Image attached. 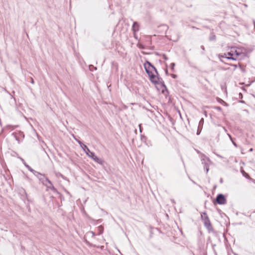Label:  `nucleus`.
<instances>
[{
	"label": "nucleus",
	"instance_id": "obj_1",
	"mask_svg": "<svg viewBox=\"0 0 255 255\" xmlns=\"http://www.w3.org/2000/svg\"><path fill=\"white\" fill-rule=\"evenodd\" d=\"M76 141L79 144L81 147L83 149L86 154L90 157H91L93 160L95 162L98 163L101 165H103L104 163V161L101 158H99L97 156L95 155V153L90 151L88 146L84 144L82 141L80 140L77 139L75 138Z\"/></svg>",
	"mask_w": 255,
	"mask_h": 255
},
{
	"label": "nucleus",
	"instance_id": "obj_2",
	"mask_svg": "<svg viewBox=\"0 0 255 255\" xmlns=\"http://www.w3.org/2000/svg\"><path fill=\"white\" fill-rule=\"evenodd\" d=\"M201 219L204 222V226L207 229L209 232L213 231V228L211 223L206 212H202L201 214Z\"/></svg>",
	"mask_w": 255,
	"mask_h": 255
},
{
	"label": "nucleus",
	"instance_id": "obj_3",
	"mask_svg": "<svg viewBox=\"0 0 255 255\" xmlns=\"http://www.w3.org/2000/svg\"><path fill=\"white\" fill-rule=\"evenodd\" d=\"M39 180L42 182L48 189L51 190L54 192H57V189L54 187L51 181L47 178H39Z\"/></svg>",
	"mask_w": 255,
	"mask_h": 255
},
{
	"label": "nucleus",
	"instance_id": "obj_4",
	"mask_svg": "<svg viewBox=\"0 0 255 255\" xmlns=\"http://www.w3.org/2000/svg\"><path fill=\"white\" fill-rule=\"evenodd\" d=\"M215 202L220 205H224L226 203L227 200L225 196L222 194L217 195Z\"/></svg>",
	"mask_w": 255,
	"mask_h": 255
},
{
	"label": "nucleus",
	"instance_id": "obj_5",
	"mask_svg": "<svg viewBox=\"0 0 255 255\" xmlns=\"http://www.w3.org/2000/svg\"><path fill=\"white\" fill-rule=\"evenodd\" d=\"M144 67L147 75L152 73L151 68H154V66L148 61H146L144 64Z\"/></svg>",
	"mask_w": 255,
	"mask_h": 255
},
{
	"label": "nucleus",
	"instance_id": "obj_6",
	"mask_svg": "<svg viewBox=\"0 0 255 255\" xmlns=\"http://www.w3.org/2000/svg\"><path fill=\"white\" fill-rule=\"evenodd\" d=\"M149 80L151 81V83L154 84L155 85H157V83H158L157 81L159 80L160 77L159 76V75L154 74L153 73H151V74H149V75H148Z\"/></svg>",
	"mask_w": 255,
	"mask_h": 255
},
{
	"label": "nucleus",
	"instance_id": "obj_7",
	"mask_svg": "<svg viewBox=\"0 0 255 255\" xmlns=\"http://www.w3.org/2000/svg\"><path fill=\"white\" fill-rule=\"evenodd\" d=\"M221 58H225L228 60H236V58L234 57V50L233 49L227 53H225L224 55L221 56Z\"/></svg>",
	"mask_w": 255,
	"mask_h": 255
},
{
	"label": "nucleus",
	"instance_id": "obj_8",
	"mask_svg": "<svg viewBox=\"0 0 255 255\" xmlns=\"http://www.w3.org/2000/svg\"><path fill=\"white\" fill-rule=\"evenodd\" d=\"M201 160L202 164H204V169L206 170V173H207L209 170L208 162H210V160L209 158H207L206 159L202 158Z\"/></svg>",
	"mask_w": 255,
	"mask_h": 255
},
{
	"label": "nucleus",
	"instance_id": "obj_9",
	"mask_svg": "<svg viewBox=\"0 0 255 255\" xmlns=\"http://www.w3.org/2000/svg\"><path fill=\"white\" fill-rule=\"evenodd\" d=\"M233 50H234V57L236 58V60L239 58V56L241 55H245V53L240 51V49H236L235 48H233Z\"/></svg>",
	"mask_w": 255,
	"mask_h": 255
},
{
	"label": "nucleus",
	"instance_id": "obj_10",
	"mask_svg": "<svg viewBox=\"0 0 255 255\" xmlns=\"http://www.w3.org/2000/svg\"><path fill=\"white\" fill-rule=\"evenodd\" d=\"M139 24L137 22L134 21L133 23L132 26V30L134 33V34L137 32L139 30Z\"/></svg>",
	"mask_w": 255,
	"mask_h": 255
},
{
	"label": "nucleus",
	"instance_id": "obj_11",
	"mask_svg": "<svg viewBox=\"0 0 255 255\" xmlns=\"http://www.w3.org/2000/svg\"><path fill=\"white\" fill-rule=\"evenodd\" d=\"M24 166L28 169V170L29 171H30V172H32L33 173H36L37 174H39L38 172H37V171L34 170V169H33L30 166H29L28 164H27V163L24 164Z\"/></svg>",
	"mask_w": 255,
	"mask_h": 255
},
{
	"label": "nucleus",
	"instance_id": "obj_12",
	"mask_svg": "<svg viewBox=\"0 0 255 255\" xmlns=\"http://www.w3.org/2000/svg\"><path fill=\"white\" fill-rule=\"evenodd\" d=\"M157 81L158 82V83H157V84L160 85L162 87L166 88V86L164 84L163 80L160 77L159 80H158Z\"/></svg>",
	"mask_w": 255,
	"mask_h": 255
},
{
	"label": "nucleus",
	"instance_id": "obj_13",
	"mask_svg": "<svg viewBox=\"0 0 255 255\" xmlns=\"http://www.w3.org/2000/svg\"><path fill=\"white\" fill-rule=\"evenodd\" d=\"M242 173L243 175L245 177H246V178L249 179H250V180L252 179L250 177V176L249 174L248 173H246L244 170H242Z\"/></svg>",
	"mask_w": 255,
	"mask_h": 255
},
{
	"label": "nucleus",
	"instance_id": "obj_14",
	"mask_svg": "<svg viewBox=\"0 0 255 255\" xmlns=\"http://www.w3.org/2000/svg\"><path fill=\"white\" fill-rule=\"evenodd\" d=\"M216 39V35L213 33H211L209 37V40L210 41H215Z\"/></svg>",
	"mask_w": 255,
	"mask_h": 255
},
{
	"label": "nucleus",
	"instance_id": "obj_15",
	"mask_svg": "<svg viewBox=\"0 0 255 255\" xmlns=\"http://www.w3.org/2000/svg\"><path fill=\"white\" fill-rule=\"evenodd\" d=\"M203 124H204V119L201 118V119L200 120V121L199 122V125H198V128H202Z\"/></svg>",
	"mask_w": 255,
	"mask_h": 255
},
{
	"label": "nucleus",
	"instance_id": "obj_16",
	"mask_svg": "<svg viewBox=\"0 0 255 255\" xmlns=\"http://www.w3.org/2000/svg\"><path fill=\"white\" fill-rule=\"evenodd\" d=\"M89 69L90 71H93V70H97V68L94 67L93 65H91L89 66Z\"/></svg>",
	"mask_w": 255,
	"mask_h": 255
},
{
	"label": "nucleus",
	"instance_id": "obj_17",
	"mask_svg": "<svg viewBox=\"0 0 255 255\" xmlns=\"http://www.w3.org/2000/svg\"><path fill=\"white\" fill-rule=\"evenodd\" d=\"M34 175L36 176L38 178H42V177H40L39 176H42V174L39 172V174H37L36 173H33Z\"/></svg>",
	"mask_w": 255,
	"mask_h": 255
},
{
	"label": "nucleus",
	"instance_id": "obj_18",
	"mask_svg": "<svg viewBox=\"0 0 255 255\" xmlns=\"http://www.w3.org/2000/svg\"><path fill=\"white\" fill-rule=\"evenodd\" d=\"M175 66V63H172L171 64V69L172 70V71H174V67Z\"/></svg>",
	"mask_w": 255,
	"mask_h": 255
},
{
	"label": "nucleus",
	"instance_id": "obj_19",
	"mask_svg": "<svg viewBox=\"0 0 255 255\" xmlns=\"http://www.w3.org/2000/svg\"><path fill=\"white\" fill-rule=\"evenodd\" d=\"M151 70H153L155 72V74H156L157 75H158V71H157L156 68L154 66V68H151Z\"/></svg>",
	"mask_w": 255,
	"mask_h": 255
},
{
	"label": "nucleus",
	"instance_id": "obj_20",
	"mask_svg": "<svg viewBox=\"0 0 255 255\" xmlns=\"http://www.w3.org/2000/svg\"><path fill=\"white\" fill-rule=\"evenodd\" d=\"M18 158H19L21 161L22 162L23 164L24 165L26 163L25 162V160L21 157H18Z\"/></svg>",
	"mask_w": 255,
	"mask_h": 255
},
{
	"label": "nucleus",
	"instance_id": "obj_21",
	"mask_svg": "<svg viewBox=\"0 0 255 255\" xmlns=\"http://www.w3.org/2000/svg\"><path fill=\"white\" fill-rule=\"evenodd\" d=\"M202 128H198L197 131V134L199 135L201 131Z\"/></svg>",
	"mask_w": 255,
	"mask_h": 255
},
{
	"label": "nucleus",
	"instance_id": "obj_22",
	"mask_svg": "<svg viewBox=\"0 0 255 255\" xmlns=\"http://www.w3.org/2000/svg\"><path fill=\"white\" fill-rule=\"evenodd\" d=\"M163 59L165 60H167L168 58L165 54H163Z\"/></svg>",
	"mask_w": 255,
	"mask_h": 255
},
{
	"label": "nucleus",
	"instance_id": "obj_23",
	"mask_svg": "<svg viewBox=\"0 0 255 255\" xmlns=\"http://www.w3.org/2000/svg\"><path fill=\"white\" fill-rule=\"evenodd\" d=\"M216 110H218V111H221L222 110V108L221 107H219V106H217L215 108Z\"/></svg>",
	"mask_w": 255,
	"mask_h": 255
},
{
	"label": "nucleus",
	"instance_id": "obj_24",
	"mask_svg": "<svg viewBox=\"0 0 255 255\" xmlns=\"http://www.w3.org/2000/svg\"><path fill=\"white\" fill-rule=\"evenodd\" d=\"M30 79L31 83L32 84H34V81L32 77H30Z\"/></svg>",
	"mask_w": 255,
	"mask_h": 255
},
{
	"label": "nucleus",
	"instance_id": "obj_25",
	"mask_svg": "<svg viewBox=\"0 0 255 255\" xmlns=\"http://www.w3.org/2000/svg\"><path fill=\"white\" fill-rule=\"evenodd\" d=\"M171 77H172L173 78H174V79L176 78H177V76L176 75L174 74H172L171 75Z\"/></svg>",
	"mask_w": 255,
	"mask_h": 255
},
{
	"label": "nucleus",
	"instance_id": "obj_26",
	"mask_svg": "<svg viewBox=\"0 0 255 255\" xmlns=\"http://www.w3.org/2000/svg\"><path fill=\"white\" fill-rule=\"evenodd\" d=\"M232 142L233 144H234V145L235 147H238V145H237V143H236L234 140H232Z\"/></svg>",
	"mask_w": 255,
	"mask_h": 255
},
{
	"label": "nucleus",
	"instance_id": "obj_27",
	"mask_svg": "<svg viewBox=\"0 0 255 255\" xmlns=\"http://www.w3.org/2000/svg\"><path fill=\"white\" fill-rule=\"evenodd\" d=\"M139 126V131H140V132H142V128H141V124H139L138 125Z\"/></svg>",
	"mask_w": 255,
	"mask_h": 255
},
{
	"label": "nucleus",
	"instance_id": "obj_28",
	"mask_svg": "<svg viewBox=\"0 0 255 255\" xmlns=\"http://www.w3.org/2000/svg\"><path fill=\"white\" fill-rule=\"evenodd\" d=\"M228 135L229 137V138L231 141L233 140V139L232 136L229 133H228Z\"/></svg>",
	"mask_w": 255,
	"mask_h": 255
},
{
	"label": "nucleus",
	"instance_id": "obj_29",
	"mask_svg": "<svg viewBox=\"0 0 255 255\" xmlns=\"http://www.w3.org/2000/svg\"><path fill=\"white\" fill-rule=\"evenodd\" d=\"M239 98L240 99H242L243 98V95L241 93L239 94Z\"/></svg>",
	"mask_w": 255,
	"mask_h": 255
},
{
	"label": "nucleus",
	"instance_id": "obj_30",
	"mask_svg": "<svg viewBox=\"0 0 255 255\" xmlns=\"http://www.w3.org/2000/svg\"><path fill=\"white\" fill-rule=\"evenodd\" d=\"M216 155H217V156H218L220 158H223L222 156H221V155H220L219 154H217Z\"/></svg>",
	"mask_w": 255,
	"mask_h": 255
},
{
	"label": "nucleus",
	"instance_id": "obj_31",
	"mask_svg": "<svg viewBox=\"0 0 255 255\" xmlns=\"http://www.w3.org/2000/svg\"><path fill=\"white\" fill-rule=\"evenodd\" d=\"M201 49H202L203 51H204V50H205V48H204V46L202 45V46H201Z\"/></svg>",
	"mask_w": 255,
	"mask_h": 255
},
{
	"label": "nucleus",
	"instance_id": "obj_32",
	"mask_svg": "<svg viewBox=\"0 0 255 255\" xmlns=\"http://www.w3.org/2000/svg\"><path fill=\"white\" fill-rule=\"evenodd\" d=\"M240 102L241 103H244V104L245 103V102L244 101H243V100L240 101Z\"/></svg>",
	"mask_w": 255,
	"mask_h": 255
},
{
	"label": "nucleus",
	"instance_id": "obj_33",
	"mask_svg": "<svg viewBox=\"0 0 255 255\" xmlns=\"http://www.w3.org/2000/svg\"><path fill=\"white\" fill-rule=\"evenodd\" d=\"M220 183H223V179H222V178H221V179H220Z\"/></svg>",
	"mask_w": 255,
	"mask_h": 255
},
{
	"label": "nucleus",
	"instance_id": "obj_34",
	"mask_svg": "<svg viewBox=\"0 0 255 255\" xmlns=\"http://www.w3.org/2000/svg\"><path fill=\"white\" fill-rule=\"evenodd\" d=\"M165 73L167 75L168 74V70H165Z\"/></svg>",
	"mask_w": 255,
	"mask_h": 255
},
{
	"label": "nucleus",
	"instance_id": "obj_35",
	"mask_svg": "<svg viewBox=\"0 0 255 255\" xmlns=\"http://www.w3.org/2000/svg\"><path fill=\"white\" fill-rule=\"evenodd\" d=\"M253 22H254V27H255V20H253Z\"/></svg>",
	"mask_w": 255,
	"mask_h": 255
},
{
	"label": "nucleus",
	"instance_id": "obj_36",
	"mask_svg": "<svg viewBox=\"0 0 255 255\" xmlns=\"http://www.w3.org/2000/svg\"><path fill=\"white\" fill-rule=\"evenodd\" d=\"M59 174L60 175V176H61V177H63V175H62L61 174L59 173Z\"/></svg>",
	"mask_w": 255,
	"mask_h": 255
},
{
	"label": "nucleus",
	"instance_id": "obj_37",
	"mask_svg": "<svg viewBox=\"0 0 255 255\" xmlns=\"http://www.w3.org/2000/svg\"><path fill=\"white\" fill-rule=\"evenodd\" d=\"M224 129L225 131H227L226 129L225 128H224Z\"/></svg>",
	"mask_w": 255,
	"mask_h": 255
},
{
	"label": "nucleus",
	"instance_id": "obj_38",
	"mask_svg": "<svg viewBox=\"0 0 255 255\" xmlns=\"http://www.w3.org/2000/svg\"><path fill=\"white\" fill-rule=\"evenodd\" d=\"M250 150V151H252L253 150V148H251Z\"/></svg>",
	"mask_w": 255,
	"mask_h": 255
}]
</instances>
